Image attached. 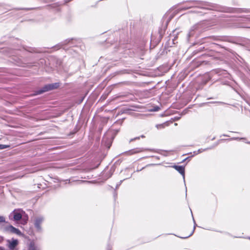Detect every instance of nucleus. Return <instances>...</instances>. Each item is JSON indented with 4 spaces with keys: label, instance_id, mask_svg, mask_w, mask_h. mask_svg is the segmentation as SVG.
Returning a JSON list of instances; mask_svg holds the SVG:
<instances>
[{
    "label": "nucleus",
    "instance_id": "nucleus-32",
    "mask_svg": "<svg viewBox=\"0 0 250 250\" xmlns=\"http://www.w3.org/2000/svg\"><path fill=\"white\" fill-rule=\"evenodd\" d=\"M250 239V237L249 238Z\"/></svg>",
    "mask_w": 250,
    "mask_h": 250
},
{
    "label": "nucleus",
    "instance_id": "nucleus-24",
    "mask_svg": "<svg viewBox=\"0 0 250 250\" xmlns=\"http://www.w3.org/2000/svg\"><path fill=\"white\" fill-rule=\"evenodd\" d=\"M247 43L250 48V40H248Z\"/></svg>",
    "mask_w": 250,
    "mask_h": 250
},
{
    "label": "nucleus",
    "instance_id": "nucleus-6",
    "mask_svg": "<svg viewBox=\"0 0 250 250\" xmlns=\"http://www.w3.org/2000/svg\"><path fill=\"white\" fill-rule=\"evenodd\" d=\"M6 230L9 231L11 233L16 234L19 236L22 235V233L18 229L14 227L12 225H10L6 228Z\"/></svg>",
    "mask_w": 250,
    "mask_h": 250
},
{
    "label": "nucleus",
    "instance_id": "nucleus-21",
    "mask_svg": "<svg viewBox=\"0 0 250 250\" xmlns=\"http://www.w3.org/2000/svg\"><path fill=\"white\" fill-rule=\"evenodd\" d=\"M216 40H221V41H225V38L224 37H217Z\"/></svg>",
    "mask_w": 250,
    "mask_h": 250
},
{
    "label": "nucleus",
    "instance_id": "nucleus-20",
    "mask_svg": "<svg viewBox=\"0 0 250 250\" xmlns=\"http://www.w3.org/2000/svg\"><path fill=\"white\" fill-rule=\"evenodd\" d=\"M245 138H231V140H245Z\"/></svg>",
    "mask_w": 250,
    "mask_h": 250
},
{
    "label": "nucleus",
    "instance_id": "nucleus-11",
    "mask_svg": "<svg viewBox=\"0 0 250 250\" xmlns=\"http://www.w3.org/2000/svg\"><path fill=\"white\" fill-rule=\"evenodd\" d=\"M230 12H236V13H250V9H240V8H233Z\"/></svg>",
    "mask_w": 250,
    "mask_h": 250
},
{
    "label": "nucleus",
    "instance_id": "nucleus-23",
    "mask_svg": "<svg viewBox=\"0 0 250 250\" xmlns=\"http://www.w3.org/2000/svg\"><path fill=\"white\" fill-rule=\"evenodd\" d=\"M5 9H6L7 10H9L10 9L9 8V6H8V5H5Z\"/></svg>",
    "mask_w": 250,
    "mask_h": 250
},
{
    "label": "nucleus",
    "instance_id": "nucleus-12",
    "mask_svg": "<svg viewBox=\"0 0 250 250\" xmlns=\"http://www.w3.org/2000/svg\"><path fill=\"white\" fill-rule=\"evenodd\" d=\"M217 145V144H216L215 145H214L213 146H210L209 147L206 148L205 149L200 148V149H199L197 151H194L193 153H194L195 155H197L198 154L202 153L203 151L213 149Z\"/></svg>",
    "mask_w": 250,
    "mask_h": 250
},
{
    "label": "nucleus",
    "instance_id": "nucleus-10",
    "mask_svg": "<svg viewBox=\"0 0 250 250\" xmlns=\"http://www.w3.org/2000/svg\"><path fill=\"white\" fill-rule=\"evenodd\" d=\"M8 248L10 250H14L18 244V241L17 239H12L11 241L8 240Z\"/></svg>",
    "mask_w": 250,
    "mask_h": 250
},
{
    "label": "nucleus",
    "instance_id": "nucleus-22",
    "mask_svg": "<svg viewBox=\"0 0 250 250\" xmlns=\"http://www.w3.org/2000/svg\"><path fill=\"white\" fill-rule=\"evenodd\" d=\"M22 221L23 222L22 223V224L24 225V224H25L27 223V219H24V218H23V219H22Z\"/></svg>",
    "mask_w": 250,
    "mask_h": 250
},
{
    "label": "nucleus",
    "instance_id": "nucleus-18",
    "mask_svg": "<svg viewBox=\"0 0 250 250\" xmlns=\"http://www.w3.org/2000/svg\"><path fill=\"white\" fill-rule=\"evenodd\" d=\"M125 180V179L121 180L118 184H117L116 186V189L120 187V186L121 185V184L122 183L123 181H124Z\"/></svg>",
    "mask_w": 250,
    "mask_h": 250
},
{
    "label": "nucleus",
    "instance_id": "nucleus-4",
    "mask_svg": "<svg viewBox=\"0 0 250 250\" xmlns=\"http://www.w3.org/2000/svg\"><path fill=\"white\" fill-rule=\"evenodd\" d=\"M44 221L43 217L42 216L36 217L34 221V226L37 230L39 232L42 231L41 225Z\"/></svg>",
    "mask_w": 250,
    "mask_h": 250
},
{
    "label": "nucleus",
    "instance_id": "nucleus-28",
    "mask_svg": "<svg viewBox=\"0 0 250 250\" xmlns=\"http://www.w3.org/2000/svg\"><path fill=\"white\" fill-rule=\"evenodd\" d=\"M144 167H143V168H142V169H138V170H137V171H140L142 170L143 169H144Z\"/></svg>",
    "mask_w": 250,
    "mask_h": 250
},
{
    "label": "nucleus",
    "instance_id": "nucleus-8",
    "mask_svg": "<svg viewBox=\"0 0 250 250\" xmlns=\"http://www.w3.org/2000/svg\"><path fill=\"white\" fill-rule=\"evenodd\" d=\"M13 216L14 221H17L20 220L22 218L21 214L19 210H14L11 214L10 216Z\"/></svg>",
    "mask_w": 250,
    "mask_h": 250
},
{
    "label": "nucleus",
    "instance_id": "nucleus-7",
    "mask_svg": "<svg viewBox=\"0 0 250 250\" xmlns=\"http://www.w3.org/2000/svg\"><path fill=\"white\" fill-rule=\"evenodd\" d=\"M172 167L175 168L177 171L179 172V173L182 175L184 181L185 182V167L182 166L174 165L172 166Z\"/></svg>",
    "mask_w": 250,
    "mask_h": 250
},
{
    "label": "nucleus",
    "instance_id": "nucleus-1",
    "mask_svg": "<svg viewBox=\"0 0 250 250\" xmlns=\"http://www.w3.org/2000/svg\"><path fill=\"white\" fill-rule=\"evenodd\" d=\"M187 2L189 3V5L187 7H185L184 9H188L192 7H198L203 9H210L208 6H209L208 2L197 0H190L188 1Z\"/></svg>",
    "mask_w": 250,
    "mask_h": 250
},
{
    "label": "nucleus",
    "instance_id": "nucleus-17",
    "mask_svg": "<svg viewBox=\"0 0 250 250\" xmlns=\"http://www.w3.org/2000/svg\"><path fill=\"white\" fill-rule=\"evenodd\" d=\"M5 222V218L3 216H0V223H4Z\"/></svg>",
    "mask_w": 250,
    "mask_h": 250
},
{
    "label": "nucleus",
    "instance_id": "nucleus-5",
    "mask_svg": "<svg viewBox=\"0 0 250 250\" xmlns=\"http://www.w3.org/2000/svg\"><path fill=\"white\" fill-rule=\"evenodd\" d=\"M201 24L197 23L193 25L190 29L188 36V37H193L196 32H200L201 31L200 30Z\"/></svg>",
    "mask_w": 250,
    "mask_h": 250
},
{
    "label": "nucleus",
    "instance_id": "nucleus-31",
    "mask_svg": "<svg viewBox=\"0 0 250 250\" xmlns=\"http://www.w3.org/2000/svg\"><path fill=\"white\" fill-rule=\"evenodd\" d=\"M29 52H32L33 51V49L31 50H29Z\"/></svg>",
    "mask_w": 250,
    "mask_h": 250
},
{
    "label": "nucleus",
    "instance_id": "nucleus-15",
    "mask_svg": "<svg viewBox=\"0 0 250 250\" xmlns=\"http://www.w3.org/2000/svg\"><path fill=\"white\" fill-rule=\"evenodd\" d=\"M9 147V146L0 144V149H3Z\"/></svg>",
    "mask_w": 250,
    "mask_h": 250
},
{
    "label": "nucleus",
    "instance_id": "nucleus-26",
    "mask_svg": "<svg viewBox=\"0 0 250 250\" xmlns=\"http://www.w3.org/2000/svg\"><path fill=\"white\" fill-rule=\"evenodd\" d=\"M188 158V157L185 158L184 160H183V162L186 161V160H187Z\"/></svg>",
    "mask_w": 250,
    "mask_h": 250
},
{
    "label": "nucleus",
    "instance_id": "nucleus-19",
    "mask_svg": "<svg viewBox=\"0 0 250 250\" xmlns=\"http://www.w3.org/2000/svg\"><path fill=\"white\" fill-rule=\"evenodd\" d=\"M139 139H140V137H135L134 138L131 139L129 141V143H130L132 141H135L136 140H139Z\"/></svg>",
    "mask_w": 250,
    "mask_h": 250
},
{
    "label": "nucleus",
    "instance_id": "nucleus-29",
    "mask_svg": "<svg viewBox=\"0 0 250 250\" xmlns=\"http://www.w3.org/2000/svg\"><path fill=\"white\" fill-rule=\"evenodd\" d=\"M139 137H140H140H141V138H145V136L143 135H141V136H139Z\"/></svg>",
    "mask_w": 250,
    "mask_h": 250
},
{
    "label": "nucleus",
    "instance_id": "nucleus-14",
    "mask_svg": "<svg viewBox=\"0 0 250 250\" xmlns=\"http://www.w3.org/2000/svg\"><path fill=\"white\" fill-rule=\"evenodd\" d=\"M192 218H193V222H194V228H193V230H192V231H191V232L190 233V234H189V235H188V236H185V237H180L181 238H183V239H186V238H188L189 237H190V236H191V235L193 234V232H194V230H195V229L196 226V223H195V221L194 219V218H193V216H192Z\"/></svg>",
    "mask_w": 250,
    "mask_h": 250
},
{
    "label": "nucleus",
    "instance_id": "nucleus-2",
    "mask_svg": "<svg viewBox=\"0 0 250 250\" xmlns=\"http://www.w3.org/2000/svg\"><path fill=\"white\" fill-rule=\"evenodd\" d=\"M59 86V83H57L45 85L38 92V94H42L44 92L56 89Z\"/></svg>",
    "mask_w": 250,
    "mask_h": 250
},
{
    "label": "nucleus",
    "instance_id": "nucleus-3",
    "mask_svg": "<svg viewBox=\"0 0 250 250\" xmlns=\"http://www.w3.org/2000/svg\"><path fill=\"white\" fill-rule=\"evenodd\" d=\"M146 150L154 151V150L152 149L145 148L143 147H139V148H135L129 150L128 151H125L124 152V153L126 155H131L133 154H137L138 153L143 152Z\"/></svg>",
    "mask_w": 250,
    "mask_h": 250
},
{
    "label": "nucleus",
    "instance_id": "nucleus-13",
    "mask_svg": "<svg viewBox=\"0 0 250 250\" xmlns=\"http://www.w3.org/2000/svg\"><path fill=\"white\" fill-rule=\"evenodd\" d=\"M214 72H215L216 74H218V75L227 74L226 70H220V69L215 70L214 71H213L212 72V73H213Z\"/></svg>",
    "mask_w": 250,
    "mask_h": 250
},
{
    "label": "nucleus",
    "instance_id": "nucleus-30",
    "mask_svg": "<svg viewBox=\"0 0 250 250\" xmlns=\"http://www.w3.org/2000/svg\"><path fill=\"white\" fill-rule=\"evenodd\" d=\"M246 143L248 144H250V142H246Z\"/></svg>",
    "mask_w": 250,
    "mask_h": 250
},
{
    "label": "nucleus",
    "instance_id": "nucleus-16",
    "mask_svg": "<svg viewBox=\"0 0 250 250\" xmlns=\"http://www.w3.org/2000/svg\"><path fill=\"white\" fill-rule=\"evenodd\" d=\"M80 183H91L92 182L85 180H79L78 181Z\"/></svg>",
    "mask_w": 250,
    "mask_h": 250
},
{
    "label": "nucleus",
    "instance_id": "nucleus-25",
    "mask_svg": "<svg viewBox=\"0 0 250 250\" xmlns=\"http://www.w3.org/2000/svg\"><path fill=\"white\" fill-rule=\"evenodd\" d=\"M180 119V117H175V120H178Z\"/></svg>",
    "mask_w": 250,
    "mask_h": 250
},
{
    "label": "nucleus",
    "instance_id": "nucleus-27",
    "mask_svg": "<svg viewBox=\"0 0 250 250\" xmlns=\"http://www.w3.org/2000/svg\"><path fill=\"white\" fill-rule=\"evenodd\" d=\"M105 139V136H104V138H103V141H102V142H103V143H104V139Z\"/></svg>",
    "mask_w": 250,
    "mask_h": 250
},
{
    "label": "nucleus",
    "instance_id": "nucleus-9",
    "mask_svg": "<svg viewBox=\"0 0 250 250\" xmlns=\"http://www.w3.org/2000/svg\"><path fill=\"white\" fill-rule=\"evenodd\" d=\"M0 250H5L4 249L0 247ZM27 250H40V249L35 245L33 241L30 242L27 247Z\"/></svg>",
    "mask_w": 250,
    "mask_h": 250
}]
</instances>
